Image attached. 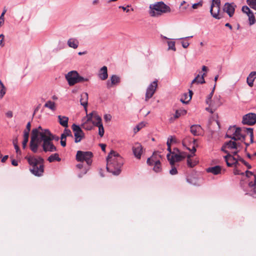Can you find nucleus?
<instances>
[{"label":"nucleus","mask_w":256,"mask_h":256,"mask_svg":"<svg viewBox=\"0 0 256 256\" xmlns=\"http://www.w3.org/2000/svg\"><path fill=\"white\" fill-rule=\"evenodd\" d=\"M106 170L114 175L118 176L124 164L122 157L114 150H111L106 158Z\"/></svg>","instance_id":"1"},{"label":"nucleus","mask_w":256,"mask_h":256,"mask_svg":"<svg viewBox=\"0 0 256 256\" xmlns=\"http://www.w3.org/2000/svg\"><path fill=\"white\" fill-rule=\"evenodd\" d=\"M26 159L32 166V168H30L31 172L36 176H41L44 172V159L40 156L37 158L31 156H26Z\"/></svg>","instance_id":"2"},{"label":"nucleus","mask_w":256,"mask_h":256,"mask_svg":"<svg viewBox=\"0 0 256 256\" xmlns=\"http://www.w3.org/2000/svg\"><path fill=\"white\" fill-rule=\"evenodd\" d=\"M149 8V14L153 17H158L162 14L170 12L171 10L170 7L162 1L150 4Z\"/></svg>","instance_id":"3"},{"label":"nucleus","mask_w":256,"mask_h":256,"mask_svg":"<svg viewBox=\"0 0 256 256\" xmlns=\"http://www.w3.org/2000/svg\"><path fill=\"white\" fill-rule=\"evenodd\" d=\"M40 141L42 142V150L45 152H54L58 150L56 147L53 144L52 142L50 140V138L46 137V134H41Z\"/></svg>","instance_id":"4"},{"label":"nucleus","mask_w":256,"mask_h":256,"mask_svg":"<svg viewBox=\"0 0 256 256\" xmlns=\"http://www.w3.org/2000/svg\"><path fill=\"white\" fill-rule=\"evenodd\" d=\"M93 156V154L91 152H83L78 150L76 152V159L78 162H86L88 167L90 166L92 163V158Z\"/></svg>","instance_id":"5"},{"label":"nucleus","mask_w":256,"mask_h":256,"mask_svg":"<svg viewBox=\"0 0 256 256\" xmlns=\"http://www.w3.org/2000/svg\"><path fill=\"white\" fill-rule=\"evenodd\" d=\"M40 141V138L38 137L37 130H32L30 140V150L34 153H36L38 152V148Z\"/></svg>","instance_id":"6"},{"label":"nucleus","mask_w":256,"mask_h":256,"mask_svg":"<svg viewBox=\"0 0 256 256\" xmlns=\"http://www.w3.org/2000/svg\"><path fill=\"white\" fill-rule=\"evenodd\" d=\"M220 0H212L210 12L212 16L217 20H220L221 18L218 14L220 10Z\"/></svg>","instance_id":"7"},{"label":"nucleus","mask_w":256,"mask_h":256,"mask_svg":"<svg viewBox=\"0 0 256 256\" xmlns=\"http://www.w3.org/2000/svg\"><path fill=\"white\" fill-rule=\"evenodd\" d=\"M242 123L248 126L254 125L256 123V114L250 112L244 115L242 117Z\"/></svg>","instance_id":"8"},{"label":"nucleus","mask_w":256,"mask_h":256,"mask_svg":"<svg viewBox=\"0 0 256 256\" xmlns=\"http://www.w3.org/2000/svg\"><path fill=\"white\" fill-rule=\"evenodd\" d=\"M158 86V80L152 82L148 87L146 91L145 100L148 101L154 94Z\"/></svg>","instance_id":"9"},{"label":"nucleus","mask_w":256,"mask_h":256,"mask_svg":"<svg viewBox=\"0 0 256 256\" xmlns=\"http://www.w3.org/2000/svg\"><path fill=\"white\" fill-rule=\"evenodd\" d=\"M78 72L76 70H72L66 74L65 78L70 86H72L76 84Z\"/></svg>","instance_id":"10"},{"label":"nucleus","mask_w":256,"mask_h":256,"mask_svg":"<svg viewBox=\"0 0 256 256\" xmlns=\"http://www.w3.org/2000/svg\"><path fill=\"white\" fill-rule=\"evenodd\" d=\"M168 160L169 161L170 165H174L176 162H180L185 158V156L183 155L182 152L172 155L170 158V154L166 155Z\"/></svg>","instance_id":"11"},{"label":"nucleus","mask_w":256,"mask_h":256,"mask_svg":"<svg viewBox=\"0 0 256 256\" xmlns=\"http://www.w3.org/2000/svg\"><path fill=\"white\" fill-rule=\"evenodd\" d=\"M236 6L234 3L226 2L223 8V10L226 12L230 17H232L234 13Z\"/></svg>","instance_id":"12"},{"label":"nucleus","mask_w":256,"mask_h":256,"mask_svg":"<svg viewBox=\"0 0 256 256\" xmlns=\"http://www.w3.org/2000/svg\"><path fill=\"white\" fill-rule=\"evenodd\" d=\"M120 82V77L117 75L113 74L110 76V80L107 81L106 86L108 88H110L118 84Z\"/></svg>","instance_id":"13"},{"label":"nucleus","mask_w":256,"mask_h":256,"mask_svg":"<svg viewBox=\"0 0 256 256\" xmlns=\"http://www.w3.org/2000/svg\"><path fill=\"white\" fill-rule=\"evenodd\" d=\"M132 152L134 156L140 159L142 152V147L139 143H136L132 147Z\"/></svg>","instance_id":"14"},{"label":"nucleus","mask_w":256,"mask_h":256,"mask_svg":"<svg viewBox=\"0 0 256 256\" xmlns=\"http://www.w3.org/2000/svg\"><path fill=\"white\" fill-rule=\"evenodd\" d=\"M224 158L226 163L228 166L231 167L234 165L237 164V160L236 158L232 154H230L224 156Z\"/></svg>","instance_id":"15"},{"label":"nucleus","mask_w":256,"mask_h":256,"mask_svg":"<svg viewBox=\"0 0 256 256\" xmlns=\"http://www.w3.org/2000/svg\"><path fill=\"white\" fill-rule=\"evenodd\" d=\"M190 132L194 136H198L201 134L202 128L199 124H194L190 126Z\"/></svg>","instance_id":"16"},{"label":"nucleus","mask_w":256,"mask_h":256,"mask_svg":"<svg viewBox=\"0 0 256 256\" xmlns=\"http://www.w3.org/2000/svg\"><path fill=\"white\" fill-rule=\"evenodd\" d=\"M98 76L102 80H104L108 78V68L106 66H102L99 70Z\"/></svg>","instance_id":"17"},{"label":"nucleus","mask_w":256,"mask_h":256,"mask_svg":"<svg viewBox=\"0 0 256 256\" xmlns=\"http://www.w3.org/2000/svg\"><path fill=\"white\" fill-rule=\"evenodd\" d=\"M156 152H154L153 153L152 160L154 162V166L153 168V170L156 172H158L160 171L161 168H160V162L159 160L156 159Z\"/></svg>","instance_id":"18"},{"label":"nucleus","mask_w":256,"mask_h":256,"mask_svg":"<svg viewBox=\"0 0 256 256\" xmlns=\"http://www.w3.org/2000/svg\"><path fill=\"white\" fill-rule=\"evenodd\" d=\"M88 94L87 92H84L81 94V98L80 99V104L82 106L85 110L87 111L86 106H88Z\"/></svg>","instance_id":"19"},{"label":"nucleus","mask_w":256,"mask_h":256,"mask_svg":"<svg viewBox=\"0 0 256 256\" xmlns=\"http://www.w3.org/2000/svg\"><path fill=\"white\" fill-rule=\"evenodd\" d=\"M172 142H177V141H176V139L175 136H170L168 138V140L166 142V144L168 146L167 150L169 152L168 154H170V156H170V154H172V149H171Z\"/></svg>","instance_id":"20"},{"label":"nucleus","mask_w":256,"mask_h":256,"mask_svg":"<svg viewBox=\"0 0 256 256\" xmlns=\"http://www.w3.org/2000/svg\"><path fill=\"white\" fill-rule=\"evenodd\" d=\"M256 78V72H252L248 75L246 79V82L248 85L252 87L254 85V82Z\"/></svg>","instance_id":"21"},{"label":"nucleus","mask_w":256,"mask_h":256,"mask_svg":"<svg viewBox=\"0 0 256 256\" xmlns=\"http://www.w3.org/2000/svg\"><path fill=\"white\" fill-rule=\"evenodd\" d=\"M222 168L219 166H216L213 167H210L206 169L208 172H210L214 175H217L220 173Z\"/></svg>","instance_id":"22"},{"label":"nucleus","mask_w":256,"mask_h":256,"mask_svg":"<svg viewBox=\"0 0 256 256\" xmlns=\"http://www.w3.org/2000/svg\"><path fill=\"white\" fill-rule=\"evenodd\" d=\"M233 135L240 138L242 139V142L245 140L246 137V134H242V129L240 127H238L235 128V130L233 133Z\"/></svg>","instance_id":"23"},{"label":"nucleus","mask_w":256,"mask_h":256,"mask_svg":"<svg viewBox=\"0 0 256 256\" xmlns=\"http://www.w3.org/2000/svg\"><path fill=\"white\" fill-rule=\"evenodd\" d=\"M58 122L61 126L66 128L68 127V118L66 116H58Z\"/></svg>","instance_id":"24"},{"label":"nucleus","mask_w":256,"mask_h":256,"mask_svg":"<svg viewBox=\"0 0 256 256\" xmlns=\"http://www.w3.org/2000/svg\"><path fill=\"white\" fill-rule=\"evenodd\" d=\"M78 41L76 38H71L68 40V46L74 49L78 47Z\"/></svg>","instance_id":"25"},{"label":"nucleus","mask_w":256,"mask_h":256,"mask_svg":"<svg viewBox=\"0 0 256 256\" xmlns=\"http://www.w3.org/2000/svg\"><path fill=\"white\" fill-rule=\"evenodd\" d=\"M46 133L44 134H46L47 138L50 139V140L52 142L53 140H54L56 142L60 140V138L58 136L53 134L50 131L46 130Z\"/></svg>","instance_id":"26"},{"label":"nucleus","mask_w":256,"mask_h":256,"mask_svg":"<svg viewBox=\"0 0 256 256\" xmlns=\"http://www.w3.org/2000/svg\"><path fill=\"white\" fill-rule=\"evenodd\" d=\"M102 120L101 117L97 114H95L94 116V118L92 122L94 126H96L102 124Z\"/></svg>","instance_id":"27"},{"label":"nucleus","mask_w":256,"mask_h":256,"mask_svg":"<svg viewBox=\"0 0 256 256\" xmlns=\"http://www.w3.org/2000/svg\"><path fill=\"white\" fill-rule=\"evenodd\" d=\"M48 160L50 162H52L55 160L57 162H60L61 160V158L59 157V155L58 153H55L50 155L48 158Z\"/></svg>","instance_id":"28"},{"label":"nucleus","mask_w":256,"mask_h":256,"mask_svg":"<svg viewBox=\"0 0 256 256\" xmlns=\"http://www.w3.org/2000/svg\"><path fill=\"white\" fill-rule=\"evenodd\" d=\"M74 142L76 143H78L80 142L82 140L84 137V133L83 131H82V132H77L76 134H74Z\"/></svg>","instance_id":"29"},{"label":"nucleus","mask_w":256,"mask_h":256,"mask_svg":"<svg viewBox=\"0 0 256 256\" xmlns=\"http://www.w3.org/2000/svg\"><path fill=\"white\" fill-rule=\"evenodd\" d=\"M248 186L252 188V193L251 194L253 196L256 194V176H254V180L251 181L248 183Z\"/></svg>","instance_id":"30"},{"label":"nucleus","mask_w":256,"mask_h":256,"mask_svg":"<svg viewBox=\"0 0 256 256\" xmlns=\"http://www.w3.org/2000/svg\"><path fill=\"white\" fill-rule=\"evenodd\" d=\"M45 108H48L52 111H54L56 110V106L55 102L51 101L48 100L44 105Z\"/></svg>","instance_id":"31"},{"label":"nucleus","mask_w":256,"mask_h":256,"mask_svg":"<svg viewBox=\"0 0 256 256\" xmlns=\"http://www.w3.org/2000/svg\"><path fill=\"white\" fill-rule=\"evenodd\" d=\"M226 146H227V148L230 150L234 149L236 150L237 144L236 142L232 141V140L226 142Z\"/></svg>","instance_id":"32"},{"label":"nucleus","mask_w":256,"mask_h":256,"mask_svg":"<svg viewBox=\"0 0 256 256\" xmlns=\"http://www.w3.org/2000/svg\"><path fill=\"white\" fill-rule=\"evenodd\" d=\"M186 114V110L183 109L177 110L174 115V119L178 118L181 116H184Z\"/></svg>","instance_id":"33"},{"label":"nucleus","mask_w":256,"mask_h":256,"mask_svg":"<svg viewBox=\"0 0 256 256\" xmlns=\"http://www.w3.org/2000/svg\"><path fill=\"white\" fill-rule=\"evenodd\" d=\"M29 134L26 132H24V140L22 142V146L24 149L26 148L27 143L28 141Z\"/></svg>","instance_id":"34"},{"label":"nucleus","mask_w":256,"mask_h":256,"mask_svg":"<svg viewBox=\"0 0 256 256\" xmlns=\"http://www.w3.org/2000/svg\"><path fill=\"white\" fill-rule=\"evenodd\" d=\"M36 130L38 132V137L41 138V134L46 133V130H49L48 129H43L42 126H39L38 128H34L32 130Z\"/></svg>","instance_id":"35"},{"label":"nucleus","mask_w":256,"mask_h":256,"mask_svg":"<svg viewBox=\"0 0 256 256\" xmlns=\"http://www.w3.org/2000/svg\"><path fill=\"white\" fill-rule=\"evenodd\" d=\"M72 128L74 132V134L77 133V132H82V130L80 128V127L75 124H74L72 126Z\"/></svg>","instance_id":"36"},{"label":"nucleus","mask_w":256,"mask_h":256,"mask_svg":"<svg viewBox=\"0 0 256 256\" xmlns=\"http://www.w3.org/2000/svg\"><path fill=\"white\" fill-rule=\"evenodd\" d=\"M246 2L252 8L256 10V0H247Z\"/></svg>","instance_id":"37"},{"label":"nucleus","mask_w":256,"mask_h":256,"mask_svg":"<svg viewBox=\"0 0 256 256\" xmlns=\"http://www.w3.org/2000/svg\"><path fill=\"white\" fill-rule=\"evenodd\" d=\"M189 94L188 96V99L186 101H184V98H182L180 100V102H182L183 104H187L188 103V102L190 101V100L192 99V96L193 94V92L192 90H190L188 91Z\"/></svg>","instance_id":"38"},{"label":"nucleus","mask_w":256,"mask_h":256,"mask_svg":"<svg viewBox=\"0 0 256 256\" xmlns=\"http://www.w3.org/2000/svg\"><path fill=\"white\" fill-rule=\"evenodd\" d=\"M6 12V9L4 8L0 16V27L4 24V16Z\"/></svg>","instance_id":"39"},{"label":"nucleus","mask_w":256,"mask_h":256,"mask_svg":"<svg viewBox=\"0 0 256 256\" xmlns=\"http://www.w3.org/2000/svg\"><path fill=\"white\" fill-rule=\"evenodd\" d=\"M248 16L250 24V25L254 24L256 22V19H255V17L254 16V13L252 12L250 14H248Z\"/></svg>","instance_id":"40"},{"label":"nucleus","mask_w":256,"mask_h":256,"mask_svg":"<svg viewBox=\"0 0 256 256\" xmlns=\"http://www.w3.org/2000/svg\"><path fill=\"white\" fill-rule=\"evenodd\" d=\"M168 50H172L174 51L176 50V48L175 47V42L174 41H168Z\"/></svg>","instance_id":"41"},{"label":"nucleus","mask_w":256,"mask_h":256,"mask_svg":"<svg viewBox=\"0 0 256 256\" xmlns=\"http://www.w3.org/2000/svg\"><path fill=\"white\" fill-rule=\"evenodd\" d=\"M96 126L98 128V134L100 137H102L104 133V130L102 124Z\"/></svg>","instance_id":"42"},{"label":"nucleus","mask_w":256,"mask_h":256,"mask_svg":"<svg viewBox=\"0 0 256 256\" xmlns=\"http://www.w3.org/2000/svg\"><path fill=\"white\" fill-rule=\"evenodd\" d=\"M60 144L62 147H65L66 146V136L64 134H61L60 138Z\"/></svg>","instance_id":"43"},{"label":"nucleus","mask_w":256,"mask_h":256,"mask_svg":"<svg viewBox=\"0 0 256 256\" xmlns=\"http://www.w3.org/2000/svg\"><path fill=\"white\" fill-rule=\"evenodd\" d=\"M95 114H97L96 112L93 111L92 112L88 114H86V122H92V119L94 118V116Z\"/></svg>","instance_id":"44"},{"label":"nucleus","mask_w":256,"mask_h":256,"mask_svg":"<svg viewBox=\"0 0 256 256\" xmlns=\"http://www.w3.org/2000/svg\"><path fill=\"white\" fill-rule=\"evenodd\" d=\"M242 10L244 13L246 14L248 16L252 12L246 6H243L242 7Z\"/></svg>","instance_id":"45"},{"label":"nucleus","mask_w":256,"mask_h":256,"mask_svg":"<svg viewBox=\"0 0 256 256\" xmlns=\"http://www.w3.org/2000/svg\"><path fill=\"white\" fill-rule=\"evenodd\" d=\"M89 78H84L80 76L79 74H78V78L76 80V84L79 82H88V81Z\"/></svg>","instance_id":"46"},{"label":"nucleus","mask_w":256,"mask_h":256,"mask_svg":"<svg viewBox=\"0 0 256 256\" xmlns=\"http://www.w3.org/2000/svg\"><path fill=\"white\" fill-rule=\"evenodd\" d=\"M189 139H190L191 140H192V142L194 143V146H197V144H196V139H194V138H184L183 140H182V145L184 146H186V142L188 141H190H190L189 140Z\"/></svg>","instance_id":"47"},{"label":"nucleus","mask_w":256,"mask_h":256,"mask_svg":"<svg viewBox=\"0 0 256 256\" xmlns=\"http://www.w3.org/2000/svg\"><path fill=\"white\" fill-rule=\"evenodd\" d=\"M62 134L65 135L66 138L67 136H73L70 130L68 128H65L64 131V132Z\"/></svg>","instance_id":"48"},{"label":"nucleus","mask_w":256,"mask_h":256,"mask_svg":"<svg viewBox=\"0 0 256 256\" xmlns=\"http://www.w3.org/2000/svg\"><path fill=\"white\" fill-rule=\"evenodd\" d=\"M170 166H172V168L170 170V174L171 175L176 174H178V170H177L176 168L174 166V165H170Z\"/></svg>","instance_id":"49"},{"label":"nucleus","mask_w":256,"mask_h":256,"mask_svg":"<svg viewBox=\"0 0 256 256\" xmlns=\"http://www.w3.org/2000/svg\"><path fill=\"white\" fill-rule=\"evenodd\" d=\"M144 124L142 122H141L138 124L134 129V133H136L138 132L141 128H143L144 126Z\"/></svg>","instance_id":"50"},{"label":"nucleus","mask_w":256,"mask_h":256,"mask_svg":"<svg viewBox=\"0 0 256 256\" xmlns=\"http://www.w3.org/2000/svg\"><path fill=\"white\" fill-rule=\"evenodd\" d=\"M190 155H188L187 160V164L189 167L192 168L196 165V163H192L190 159Z\"/></svg>","instance_id":"51"},{"label":"nucleus","mask_w":256,"mask_h":256,"mask_svg":"<svg viewBox=\"0 0 256 256\" xmlns=\"http://www.w3.org/2000/svg\"><path fill=\"white\" fill-rule=\"evenodd\" d=\"M213 92H211L208 96L207 97V98L206 100V104H209L210 106V102H211V101H212V98L213 96Z\"/></svg>","instance_id":"52"},{"label":"nucleus","mask_w":256,"mask_h":256,"mask_svg":"<svg viewBox=\"0 0 256 256\" xmlns=\"http://www.w3.org/2000/svg\"><path fill=\"white\" fill-rule=\"evenodd\" d=\"M203 2L202 0L200 1L198 3L194 4L192 5V8L194 9H196L198 8V6H202Z\"/></svg>","instance_id":"53"},{"label":"nucleus","mask_w":256,"mask_h":256,"mask_svg":"<svg viewBox=\"0 0 256 256\" xmlns=\"http://www.w3.org/2000/svg\"><path fill=\"white\" fill-rule=\"evenodd\" d=\"M206 76V74L204 73L202 76L200 78V80H198V81H197V84H203L206 82L205 80L204 79V76Z\"/></svg>","instance_id":"54"},{"label":"nucleus","mask_w":256,"mask_h":256,"mask_svg":"<svg viewBox=\"0 0 256 256\" xmlns=\"http://www.w3.org/2000/svg\"><path fill=\"white\" fill-rule=\"evenodd\" d=\"M89 169H90V166H88V167L85 166L84 172H81L78 174V177L82 178L84 174H85L89 170Z\"/></svg>","instance_id":"55"},{"label":"nucleus","mask_w":256,"mask_h":256,"mask_svg":"<svg viewBox=\"0 0 256 256\" xmlns=\"http://www.w3.org/2000/svg\"><path fill=\"white\" fill-rule=\"evenodd\" d=\"M6 88H0V98H2L6 94Z\"/></svg>","instance_id":"56"},{"label":"nucleus","mask_w":256,"mask_h":256,"mask_svg":"<svg viewBox=\"0 0 256 256\" xmlns=\"http://www.w3.org/2000/svg\"><path fill=\"white\" fill-rule=\"evenodd\" d=\"M104 118L106 122H108L111 120L112 116L110 114H106L104 115Z\"/></svg>","instance_id":"57"},{"label":"nucleus","mask_w":256,"mask_h":256,"mask_svg":"<svg viewBox=\"0 0 256 256\" xmlns=\"http://www.w3.org/2000/svg\"><path fill=\"white\" fill-rule=\"evenodd\" d=\"M226 148L227 146H226V144L224 143L221 148V150L224 152V153L226 154H230L228 150H226Z\"/></svg>","instance_id":"58"},{"label":"nucleus","mask_w":256,"mask_h":256,"mask_svg":"<svg viewBox=\"0 0 256 256\" xmlns=\"http://www.w3.org/2000/svg\"><path fill=\"white\" fill-rule=\"evenodd\" d=\"M248 131V134H250V138H254V133H253V128H248V129H246Z\"/></svg>","instance_id":"59"},{"label":"nucleus","mask_w":256,"mask_h":256,"mask_svg":"<svg viewBox=\"0 0 256 256\" xmlns=\"http://www.w3.org/2000/svg\"><path fill=\"white\" fill-rule=\"evenodd\" d=\"M30 127H31V124H30V122H29L27 124L26 126V129L24 131V132H26L29 134L30 131Z\"/></svg>","instance_id":"60"},{"label":"nucleus","mask_w":256,"mask_h":256,"mask_svg":"<svg viewBox=\"0 0 256 256\" xmlns=\"http://www.w3.org/2000/svg\"><path fill=\"white\" fill-rule=\"evenodd\" d=\"M246 177L248 178H249L250 177V176H253L254 177V176H256L254 172H250V171H249V170H246Z\"/></svg>","instance_id":"61"},{"label":"nucleus","mask_w":256,"mask_h":256,"mask_svg":"<svg viewBox=\"0 0 256 256\" xmlns=\"http://www.w3.org/2000/svg\"><path fill=\"white\" fill-rule=\"evenodd\" d=\"M152 156L151 158H148L146 162L147 164L150 166H152L153 164H154V162H153L152 160Z\"/></svg>","instance_id":"62"},{"label":"nucleus","mask_w":256,"mask_h":256,"mask_svg":"<svg viewBox=\"0 0 256 256\" xmlns=\"http://www.w3.org/2000/svg\"><path fill=\"white\" fill-rule=\"evenodd\" d=\"M14 147V148L16 150V152L17 153V154H20L21 152L20 150V148H19L18 144H15Z\"/></svg>","instance_id":"63"},{"label":"nucleus","mask_w":256,"mask_h":256,"mask_svg":"<svg viewBox=\"0 0 256 256\" xmlns=\"http://www.w3.org/2000/svg\"><path fill=\"white\" fill-rule=\"evenodd\" d=\"M182 44L184 48H186L189 46L190 44L188 42H182Z\"/></svg>","instance_id":"64"}]
</instances>
